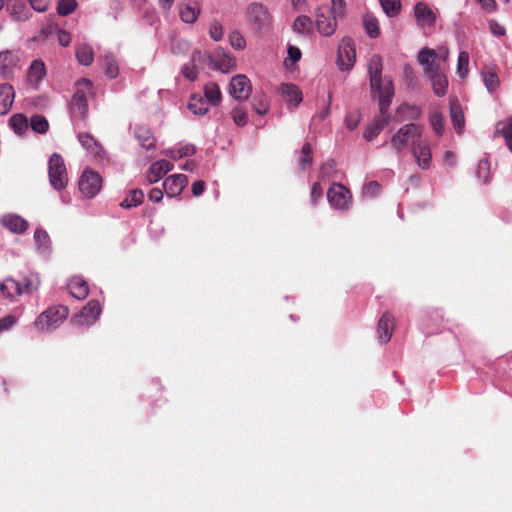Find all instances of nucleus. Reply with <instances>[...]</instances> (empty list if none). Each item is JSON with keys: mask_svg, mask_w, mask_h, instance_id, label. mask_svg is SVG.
I'll return each mask as SVG.
<instances>
[{"mask_svg": "<svg viewBox=\"0 0 512 512\" xmlns=\"http://www.w3.org/2000/svg\"><path fill=\"white\" fill-rule=\"evenodd\" d=\"M436 51L429 48H423L418 53V62L424 67L425 74L429 77L433 91L437 96H444L447 91L448 81L436 62Z\"/></svg>", "mask_w": 512, "mask_h": 512, "instance_id": "f257e3e1", "label": "nucleus"}, {"mask_svg": "<svg viewBox=\"0 0 512 512\" xmlns=\"http://www.w3.org/2000/svg\"><path fill=\"white\" fill-rule=\"evenodd\" d=\"M370 88L373 94L378 98H393L394 87L392 79L388 76H382V59L379 55H372L367 64Z\"/></svg>", "mask_w": 512, "mask_h": 512, "instance_id": "f03ea898", "label": "nucleus"}, {"mask_svg": "<svg viewBox=\"0 0 512 512\" xmlns=\"http://www.w3.org/2000/svg\"><path fill=\"white\" fill-rule=\"evenodd\" d=\"M92 95V82L88 79H81L77 82L76 91L70 103L72 119H85L88 113L87 98Z\"/></svg>", "mask_w": 512, "mask_h": 512, "instance_id": "7ed1b4c3", "label": "nucleus"}, {"mask_svg": "<svg viewBox=\"0 0 512 512\" xmlns=\"http://www.w3.org/2000/svg\"><path fill=\"white\" fill-rule=\"evenodd\" d=\"M69 310L66 306L57 305L42 312L35 320V326L41 331L57 328L67 317Z\"/></svg>", "mask_w": 512, "mask_h": 512, "instance_id": "20e7f679", "label": "nucleus"}, {"mask_svg": "<svg viewBox=\"0 0 512 512\" xmlns=\"http://www.w3.org/2000/svg\"><path fill=\"white\" fill-rule=\"evenodd\" d=\"M48 173L51 186L55 190H62L68 183L66 166L62 156L53 153L49 158Z\"/></svg>", "mask_w": 512, "mask_h": 512, "instance_id": "39448f33", "label": "nucleus"}, {"mask_svg": "<svg viewBox=\"0 0 512 512\" xmlns=\"http://www.w3.org/2000/svg\"><path fill=\"white\" fill-rule=\"evenodd\" d=\"M379 100V116L366 127L363 137L367 141L374 139L389 123L391 116L388 108L392 102V98H378Z\"/></svg>", "mask_w": 512, "mask_h": 512, "instance_id": "423d86ee", "label": "nucleus"}, {"mask_svg": "<svg viewBox=\"0 0 512 512\" xmlns=\"http://www.w3.org/2000/svg\"><path fill=\"white\" fill-rule=\"evenodd\" d=\"M421 133L422 128L418 124L409 123L402 126L391 138L392 148L398 153L401 152L410 141L412 144L416 143V140L419 141Z\"/></svg>", "mask_w": 512, "mask_h": 512, "instance_id": "0eeeda50", "label": "nucleus"}, {"mask_svg": "<svg viewBox=\"0 0 512 512\" xmlns=\"http://www.w3.org/2000/svg\"><path fill=\"white\" fill-rule=\"evenodd\" d=\"M21 66L22 55L19 50L0 51V75L4 79H12Z\"/></svg>", "mask_w": 512, "mask_h": 512, "instance_id": "6e6552de", "label": "nucleus"}, {"mask_svg": "<svg viewBox=\"0 0 512 512\" xmlns=\"http://www.w3.org/2000/svg\"><path fill=\"white\" fill-rule=\"evenodd\" d=\"M247 21L255 27L257 31L264 30L271 25V15L268 9L261 3H251L246 10Z\"/></svg>", "mask_w": 512, "mask_h": 512, "instance_id": "1a4fd4ad", "label": "nucleus"}, {"mask_svg": "<svg viewBox=\"0 0 512 512\" xmlns=\"http://www.w3.org/2000/svg\"><path fill=\"white\" fill-rule=\"evenodd\" d=\"M356 52L351 38L344 37L338 47L337 65L340 70H350L355 63Z\"/></svg>", "mask_w": 512, "mask_h": 512, "instance_id": "9d476101", "label": "nucleus"}, {"mask_svg": "<svg viewBox=\"0 0 512 512\" xmlns=\"http://www.w3.org/2000/svg\"><path fill=\"white\" fill-rule=\"evenodd\" d=\"M251 91V82L246 75L238 74L233 76L230 80L228 92L230 96L235 100H247L251 94Z\"/></svg>", "mask_w": 512, "mask_h": 512, "instance_id": "9b49d317", "label": "nucleus"}, {"mask_svg": "<svg viewBox=\"0 0 512 512\" xmlns=\"http://www.w3.org/2000/svg\"><path fill=\"white\" fill-rule=\"evenodd\" d=\"M102 187L100 175L92 170H84L79 180V190L87 197L96 196Z\"/></svg>", "mask_w": 512, "mask_h": 512, "instance_id": "f8f14e48", "label": "nucleus"}, {"mask_svg": "<svg viewBox=\"0 0 512 512\" xmlns=\"http://www.w3.org/2000/svg\"><path fill=\"white\" fill-rule=\"evenodd\" d=\"M330 205L338 210H346L351 202V193L341 184H333L327 191Z\"/></svg>", "mask_w": 512, "mask_h": 512, "instance_id": "ddd939ff", "label": "nucleus"}, {"mask_svg": "<svg viewBox=\"0 0 512 512\" xmlns=\"http://www.w3.org/2000/svg\"><path fill=\"white\" fill-rule=\"evenodd\" d=\"M101 313V307L98 301L91 300L83 310L74 315L71 322L76 326H89L96 322Z\"/></svg>", "mask_w": 512, "mask_h": 512, "instance_id": "4468645a", "label": "nucleus"}, {"mask_svg": "<svg viewBox=\"0 0 512 512\" xmlns=\"http://www.w3.org/2000/svg\"><path fill=\"white\" fill-rule=\"evenodd\" d=\"M210 65L223 73H228L236 67L235 58L225 52L223 49L216 50L208 56Z\"/></svg>", "mask_w": 512, "mask_h": 512, "instance_id": "2eb2a0df", "label": "nucleus"}, {"mask_svg": "<svg viewBox=\"0 0 512 512\" xmlns=\"http://www.w3.org/2000/svg\"><path fill=\"white\" fill-rule=\"evenodd\" d=\"M337 16L332 11H318L316 13V26L321 35L328 37L334 34L337 28Z\"/></svg>", "mask_w": 512, "mask_h": 512, "instance_id": "dca6fc26", "label": "nucleus"}, {"mask_svg": "<svg viewBox=\"0 0 512 512\" xmlns=\"http://www.w3.org/2000/svg\"><path fill=\"white\" fill-rule=\"evenodd\" d=\"M415 18L422 29L432 28L436 22V16L431 8L423 2H418L414 8Z\"/></svg>", "mask_w": 512, "mask_h": 512, "instance_id": "f3484780", "label": "nucleus"}, {"mask_svg": "<svg viewBox=\"0 0 512 512\" xmlns=\"http://www.w3.org/2000/svg\"><path fill=\"white\" fill-rule=\"evenodd\" d=\"M187 183L188 179L184 174H174L165 179L163 188L168 197H175L182 192Z\"/></svg>", "mask_w": 512, "mask_h": 512, "instance_id": "a211bd4d", "label": "nucleus"}, {"mask_svg": "<svg viewBox=\"0 0 512 512\" xmlns=\"http://www.w3.org/2000/svg\"><path fill=\"white\" fill-rule=\"evenodd\" d=\"M412 151L420 168L428 169L431 166V150L426 141L419 140L417 143H413Z\"/></svg>", "mask_w": 512, "mask_h": 512, "instance_id": "6ab92c4d", "label": "nucleus"}, {"mask_svg": "<svg viewBox=\"0 0 512 512\" xmlns=\"http://www.w3.org/2000/svg\"><path fill=\"white\" fill-rule=\"evenodd\" d=\"M280 92L283 99L289 107H297L303 100L301 90L293 83H284L280 86Z\"/></svg>", "mask_w": 512, "mask_h": 512, "instance_id": "aec40b11", "label": "nucleus"}, {"mask_svg": "<svg viewBox=\"0 0 512 512\" xmlns=\"http://www.w3.org/2000/svg\"><path fill=\"white\" fill-rule=\"evenodd\" d=\"M0 222L13 233L22 234L28 229V222L16 214H6L1 217Z\"/></svg>", "mask_w": 512, "mask_h": 512, "instance_id": "412c9836", "label": "nucleus"}, {"mask_svg": "<svg viewBox=\"0 0 512 512\" xmlns=\"http://www.w3.org/2000/svg\"><path fill=\"white\" fill-rule=\"evenodd\" d=\"M394 329V319L389 313H384L379 319L377 332L379 341L383 344L390 341Z\"/></svg>", "mask_w": 512, "mask_h": 512, "instance_id": "4be33fe9", "label": "nucleus"}, {"mask_svg": "<svg viewBox=\"0 0 512 512\" xmlns=\"http://www.w3.org/2000/svg\"><path fill=\"white\" fill-rule=\"evenodd\" d=\"M0 292L4 298L15 301L17 297L23 294V289L19 282L9 277L0 283Z\"/></svg>", "mask_w": 512, "mask_h": 512, "instance_id": "5701e85b", "label": "nucleus"}, {"mask_svg": "<svg viewBox=\"0 0 512 512\" xmlns=\"http://www.w3.org/2000/svg\"><path fill=\"white\" fill-rule=\"evenodd\" d=\"M173 169V164L167 160L154 162L149 169L147 180L150 184L158 182L166 173Z\"/></svg>", "mask_w": 512, "mask_h": 512, "instance_id": "b1692460", "label": "nucleus"}, {"mask_svg": "<svg viewBox=\"0 0 512 512\" xmlns=\"http://www.w3.org/2000/svg\"><path fill=\"white\" fill-rule=\"evenodd\" d=\"M15 92L10 84H0V115H6L14 102Z\"/></svg>", "mask_w": 512, "mask_h": 512, "instance_id": "393cba45", "label": "nucleus"}, {"mask_svg": "<svg viewBox=\"0 0 512 512\" xmlns=\"http://www.w3.org/2000/svg\"><path fill=\"white\" fill-rule=\"evenodd\" d=\"M421 115V109L415 105L402 104L397 109L394 120L398 123L406 120L418 119Z\"/></svg>", "mask_w": 512, "mask_h": 512, "instance_id": "a878e982", "label": "nucleus"}, {"mask_svg": "<svg viewBox=\"0 0 512 512\" xmlns=\"http://www.w3.org/2000/svg\"><path fill=\"white\" fill-rule=\"evenodd\" d=\"M482 78L489 93H494L498 89L500 81L495 67H485L482 71Z\"/></svg>", "mask_w": 512, "mask_h": 512, "instance_id": "bb28decb", "label": "nucleus"}, {"mask_svg": "<svg viewBox=\"0 0 512 512\" xmlns=\"http://www.w3.org/2000/svg\"><path fill=\"white\" fill-rule=\"evenodd\" d=\"M71 295L76 299H84L88 293V284L80 277H72L68 283Z\"/></svg>", "mask_w": 512, "mask_h": 512, "instance_id": "cd10ccee", "label": "nucleus"}, {"mask_svg": "<svg viewBox=\"0 0 512 512\" xmlns=\"http://www.w3.org/2000/svg\"><path fill=\"white\" fill-rule=\"evenodd\" d=\"M204 99L213 107L220 105L222 93L218 84L209 82L204 86Z\"/></svg>", "mask_w": 512, "mask_h": 512, "instance_id": "c85d7f7f", "label": "nucleus"}, {"mask_svg": "<svg viewBox=\"0 0 512 512\" xmlns=\"http://www.w3.org/2000/svg\"><path fill=\"white\" fill-rule=\"evenodd\" d=\"M495 135H501L504 138L506 146L512 153V117L497 123Z\"/></svg>", "mask_w": 512, "mask_h": 512, "instance_id": "c756f323", "label": "nucleus"}, {"mask_svg": "<svg viewBox=\"0 0 512 512\" xmlns=\"http://www.w3.org/2000/svg\"><path fill=\"white\" fill-rule=\"evenodd\" d=\"M45 75V65L41 60H34L27 73V80L28 82L33 85L37 86L38 83L42 80V78Z\"/></svg>", "mask_w": 512, "mask_h": 512, "instance_id": "7c9ffc66", "label": "nucleus"}, {"mask_svg": "<svg viewBox=\"0 0 512 512\" xmlns=\"http://www.w3.org/2000/svg\"><path fill=\"white\" fill-rule=\"evenodd\" d=\"M181 20L185 23H194L200 14V8L197 3L182 4L179 9Z\"/></svg>", "mask_w": 512, "mask_h": 512, "instance_id": "2f4dec72", "label": "nucleus"}, {"mask_svg": "<svg viewBox=\"0 0 512 512\" xmlns=\"http://www.w3.org/2000/svg\"><path fill=\"white\" fill-rule=\"evenodd\" d=\"M36 249L40 254L47 255L50 252L51 241L48 233L43 228H37L34 232Z\"/></svg>", "mask_w": 512, "mask_h": 512, "instance_id": "473e14b6", "label": "nucleus"}, {"mask_svg": "<svg viewBox=\"0 0 512 512\" xmlns=\"http://www.w3.org/2000/svg\"><path fill=\"white\" fill-rule=\"evenodd\" d=\"M7 9L15 20L24 21L28 19V10L21 0H8Z\"/></svg>", "mask_w": 512, "mask_h": 512, "instance_id": "72a5a7b5", "label": "nucleus"}, {"mask_svg": "<svg viewBox=\"0 0 512 512\" xmlns=\"http://www.w3.org/2000/svg\"><path fill=\"white\" fill-rule=\"evenodd\" d=\"M134 134L142 147L147 150L154 148L155 139L149 129L143 126H137L134 130Z\"/></svg>", "mask_w": 512, "mask_h": 512, "instance_id": "f704fd0d", "label": "nucleus"}, {"mask_svg": "<svg viewBox=\"0 0 512 512\" xmlns=\"http://www.w3.org/2000/svg\"><path fill=\"white\" fill-rule=\"evenodd\" d=\"M80 144L94 156H100L103 152L101 145L90 134H78Z\"/></svg>", "mask_w": 512, "mask_h": 512, "instance_id": "c9c22d12", "label": "nucleus"}, {"mask_svg": "<svg viewBox=\"0 0 512 512\" xmlns=\"http://www.w3.org/2000/svg\"><path fill=\"white\" fill-rule=\"evenodd\" d=\"M188 109L195 115H205L209 111L208 103L200 95L191 96L188 103Z\"/></svg>", "mask_w": 512, "mask_h": 512, "instance_id": "e433bc0d", "label": "nucleus"}, {"mask_svg": "<svg viewBox=\"0 0 512 512\" xmlns=\"http://www.w3.org/2000/svg\"><path fill=\"white\" fill-rule=\"evenodd\" d=\"M77 61L84 66H89L94 60V51L91 46L81 44L76 49Z\"/></svg>", "mask_w": 512, "mask_h": 512, "instance_id": "4c0bfd02", "label": "nucleus"}, {"mask_svg": "<svg viewBox=\"0 0 512 512\" xmlns=\"http://www.w3.org/2000/svg\"><path fill=\"white\" fill-rule=\"evenodd\" d=\"M450 115L454 128L458 133H461L464 127V115L461 107L457 102L451 101L450 103Z\"/></svg>", "mask_w": 512, "mask_h": 512, "instance_id": "58836bf2", "label": "nucleus"}, {"mask_svg": "<svg viewBox=\"0 0 512 512\" xmlns=\"http://www.w3.org/2000/svg\"><path fill=\"white\" fill-rule=\"evenodd\" d=\"M293 30L301 35H309L312 31V20L306 15L298 16L293 23Z\"/></svg>", "mask_w": 512, "mask_h": 512, "instance_id": "ea45409f", "label": "nucleus"}, {"mask_svg": "<svg viewBox=\"0 0 512 512\" xmlns=\"http://www.w3.org/2000/svg\"><path fill=\"white\" fill-rule=\"evenodd\" d=\"M144 199V193L140 189H133L129 192L127 197L120 203L122 208H132L139 206Z\"/></svg>", "mask_w": 512, "mask_h": 512, "instance_id": "a19ab883", "label": "nucleus"}, {"mask_svg": "<svg viewBox=\"0 0 512 512\" xmlns=\"http://www.w3.org/2000/svg\"><path fill=\"white\" fill-rule=\"evenodd\" d=\"M105 74L110 78H116L119 72L118 63L111 53H106L102 61Z\"/></svg>", "mask_w": 512, "mask_h": 512, "instance_id": "79ce46f5", "label": "nucleus"}, {"mask_svg": "<svg viewBox=\"0 0 512 512\" xmlns=\"http://www.w3.org/2000/svg\"><path fill=\"white\" fill-rule=\"evenodd\" d=\"M11 128L17 133L22 134L24 133L28 127V119L26 116L22 114H16L13 115L9 120Z\"/></svg>", "mask_w": 512, "mask_h": 512, "instance_id": "37998d69", "label": "nucleus"}, {"mask_svg": "<svg viewBox=\"0 0 512 512\" xmlns=\"http://www.w3.org/2000/svg\"><path fill=\"white\" fill-rule=\"evenodd\" d=\"M363 24L369 37L377 38L380 34L378 21L371 15H366L363 18Z\"/></svg>", "mask_w": 512, "mask_h": 512, "instance_id": "c03bdc74", "label": "nucleus"}, {"mask_svg": "<svg viewBox=\"0 0 512 512\" xmlns=\"http://www.w3.org/2000/svg\"><path fill=\"white\" fill-rule=\"evenodd\" d=\"M30 125L36 133L44 134L49 128L47 119L41 115H34L31 117Z\"/></svg>", "mask_w": 512, "mask_h": 512, "instance_id": "a18cd8bd", "label": "nucleus"}, {"mask_svg": "<svg viewBox=\"0 0 512 512\" xmlns=\"http://www.w3.org/2000/svg\"><path fill=\"white\" fill-rule=\"evenodd\" d=\"M469 54L467 51H461L458 55L457 60V74L461 78H465L468 75L469 69Z\"/></svg>", "mask_w": 512, "mask_h": 512, "instance_id": "49530a36", "label": "nucleus"}, {"mask_svg": "<svg viewBox=\"0 0 512 512\" xmlns=\"http://www.w3.org/2000/svg\"><path fill=\"white\" fill-rule=\"evenodd\" d=\"M383 11L389 16L393 17L400 12V0H379Z\"/></svg>", "mask_w": 512, "mask_h": 512, "instance_id": "de8ad7c7", "label": "nucleus"}, {"mask_svg": "<svg viewBox=\"0 0 512 512\" xmlns=\"http://www.w3.org/2000/svg\"><path fill=\"white\" fill-rule=\"evenodd\" d=\"M231 116H232V119H233L234 123L237 126L243 127L248 122L247 111H246L245 108H243L240 105H238V106L233 108V110L231 111Z\"/></svg>", "mask_w": 512, "mask_h": 512, "instance_id": "09e8293b", "label": "nucleus"}, {"mask_svg": "<svg viewBox=\"0 0 512 512\" xmlns=\"http://www.w3.org/2000/svg\"><path fill=\"white\" fill-rule=\"evenodd\" d=\"M430 124L437 135H442L444 131V117L439 112H433L430 115Z\"/></svg>", "mask_w": 512, "mask_h": 512, "instance_id": "8fccbe9b", "label": "nucleus"}, {"mask_svg": "<svg viewBox=\"0 0 512 512\" xmlns=\"http://www.w3.org/2000/svg\"><path fill=\"white\" fill-rule=\"evenodd\" d=\"M269 104L264 95L255 96L253 99V109L259 115H264L268 112Z\"/></svg>", "mask_w": 512, "mask_h": 512, "instance_id": "3c124183", "label": "nucleus"}, {"mask_svg": "<svg viewBox=\"0 0 512 512\" xmlns=\"http://www.w3.org/2000/svg\"><path fill=\"white\" fill-rule=\"evenodd\" d=\"M477 176L484 183L489 181V179H490V163L487 159H481L478 162Z\"/></svg>", "mask_w": 512, "mask_h": 512, "instance_id": "603ef678", "label": "nucleus"}, {"mask_svg": "<svg viewBox=\"0 0 512 512\" xmlns=\"http://www.w3.org/2000/svg\"><path fill=\"white\" fill-rule=\"evenodd\" d=\"M77 7L76 0H60L58 3V14L66 16L71 14Z\"/></svg>", "mask_w": 512, "mask_h": 512, "instance_id": "864d4df0", "label": "nucleus"}, {"mask_svg": "<svg viewBox=\"0 0 512 512\" xmlns=\"http://www.w3.org/2000/svg\"><path fill=\"white\" fill-rule=\"evenodd\" d=\"M312 162V148L309 143H305L301 150V157L299 159V165L302 169H305Z\"/></svg>", "mask_w": 512, "mask_h": 512, "instance_id": "5fc2aeb1", "label": "nucleus"}, {"mask_svg": "<svg viewBox=\"0 0 512 512\" xmlns=\"http://www.w3.org/2000/svg\"><path fill=\"white\" fill-rule=\"evenodd\" d=\"M230 45L236 50H242L245 48L246 41L241 33L233 31L229 35Z\"/></svg>", "mask_w": 512, "mask_h": 512, "instance_id": "6e6d98bb", "label": "nucleus"}, {"mask_svg": "<svg viewBox=\"0 0 512 512\" xmlns=\"http://www.w3.org/2000/svg\"><path fill=\"white\" fill-rule=\"evenodd\" d=\"M181 74L189 81H195L198 76V67L192 63L184 64L181 68Z\"/></svg>", "mask_w": 512, "mask_h": 512, "instance_id": "4d7b16f0", "label": "nucleus"}, {"mask_svg": "<svg viewBox=\"0 0 512 512\" xmlns=\"http://www.w3.org/2000/svg\"><path fill=\"white\" fill-rule=\"evenodd\" d=\"M209 35L214 41H220L222 39L223 27L218 21L214 20L210 23Z\"/></svg>", "mask_w": 512, "mask_h": 512, "instance_id": "13d9d810", "label": "nucleus"}, {"mask_svg": "<svg viewBox=\"0 0 512 512\" xmlns=\"http://www.w3.org/2000/svg\"><path fill=\"white\" fill-rule=\"evenodd\" d=\"M380 192V184L376 181H371L364 185L363 195L366 197H375Z\"/></svg>", "mask_w": 512, "mask_h": 512, "instance_id": "bf43d9fd", "label": "nucleus"}, {"mask_svg": "<svg viewBox=\"0 0 512 512\" xmlns=\"http://www.w3.org/2000/svg\"><path fill=\"white\" fill-rule=\"evenodd\" d=\"M360 123V113L357 111L348 113L345 117V124L347 129L354 130Z\"/></svg>", "mask_w": 512, "mask_h": 512, "instance_id": "052dcab7", "label": "nucleus"}, {"mask_svg": "<svg viewBox=\"0 0 512 512\" xmlns=\"http://www.w3.org/2000/svg\"><path fill=\"white\" fill-rule=\"evenodd\" d=\"M40 285V281L36 275L27 277L23 282V294L31 290H36Z\"/></svg>", "mask_w": 512, "mask_h": 512, "instance_id": "680f3d73", "label": "nucleus"}, {"mask_svg": "<svg viewBox=\"0 0 512 512\" xmlns=\"http://www.w3.org/2000/svg\"><path fill=\"white\" fill-rule=\"evenodd\" d=\"M207 56L204 52H202L201 50H194L191 54V57H190V63L194 64L195 66L199 67L201 66L205 60H206Z\"/></svg>", "mask_w": 512, "mask_h": 512, "instance_id": "e2e57ef3", "label": "nucleus"}, {"mask_svg": "<svg viewBox=\"0 0 512 512\" xmlns=\"http://www.w3.org/2000/svg\"><path fill=\"white\" fill-rule=\"evenodd\" d=\"M489 29L494 36H504L506 34L505 27L496 20L489 21Z\"/></svg>", "mask_w": 512, "mask_h": 512, "instance_id": "0e129e2a", "label": "nucleus"}, {"mask_svg": "<svg viewBox=\"0 0 512 512\" xmlns=\"http://www.w3.org/2000/svg\"><path fill=\"white\" fill-rule=\"evenodd\" d=\"M31 7L37 12H44L47 10L50 1L49 0H28Z\"/></svg>", "mask_w": 512, "mask_h": 512, "instance_id": "69168bd1", "label": "nucleus"}, {"mask_svg": "<svg viewBox=\"0 0 512 512\" xmlns=\"http://www.w3.org/2000/svg\"><path fill=\"white\" fill-rule=\"evenodd\" d=\"M322 188L320 186L319 183H314L312 185V189H311V203L313 205H316L317 204V201L322 197Z\"/></svg>", "mask_w": 512, "mask_h": 512, "instance_id": "338daca9", "label": "nucleus"}, {"mask_svg": "<svg viewBox=\"0 0 512 512\" xmlns=\"http://www.w3.org/2000/svg\"><path fill=\"white\" fill-rule=\"evenodd\" d=\"M301 58V51L298 47L290 45L288 47V59L291 61L292 64L299 61Z\"/></svg>", "mask_w": 512, "mask_h": 512, "instance_id": "774afa93", "label": "nucleus"}]
</instances>
